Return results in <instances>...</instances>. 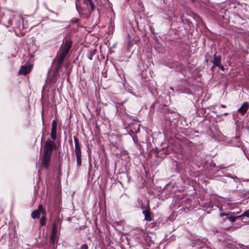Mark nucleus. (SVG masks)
I'll return each instance as SVG.
<instances>
[{"instance_id": "obj_1", "label": "nucleus", "mask_w": 249, "mask_h": 249, "mask_svg": "<svg viewBox=\"0 0 249 249\" xmlns=\"http://www.w3.org/2000/svg\"><path fill=\"white\" fill-rule=\"evenodd\" d=\"M71 45L72 41L71 40H66L64 44H62L55 57L53 59L52 65L54 67V69L53 72V77L51 79L53 83L56 82L59 75V71L64 64L66 56L71 47Z\"/></svg>"}, {"instance_id": "obj_2", "label": "nucleus", "mask_w": 249, "mask_h": 249, "mask_svg": "<svg viewBox=\"0 0 249 249\" xmlns=\"http://www.w3.org/2000/svg\"><path fill=\"white\" fill-rule=\"evenodd\" d=\"M57 125V123L56 120H53L51 131V137L52 140L48 139L45 142L43 147V153H44L52 155L53 150L56 148V144L53 141L56 139Z\"/></svg>"}, {"instance_id": "obj_3", "label": "nucleus", "mask_w": 249, "mask_h": 249, "mask_svg": "<svg viewBox=\"0 0 249 249\" xmlns=\"http://www.w3.org/2000/svg\"><path fill=\"white\" fill-rule=\"evenodd\" d=\"M62 222V220L59 217L54 220L50 238V244L52 246L54 247L58 242L59 238L57 235V228L59 225L61 224Z\"/></svg>"}, {"instance_id": "obj_4", "label": "nucleus", "mask_w": 249, "mask_h": 249, "mask_svg": "<svg viewBox=\"0 0 249 249\" xmlns=\"http://www.w3.org/2000/svg\"><path fill=\"white\" fill-rule=\"evenodd\" d=\"M73 139L74 142V153L76 156V165L78 167H80L82 165L81 147L79 139L76 136L73 137Z\"/></svg>"}, {"instance_id": "obj_5", "label": "nucleus", "mask_w": 249, "mask_h": 249, "mask_svg": "<svg viewBox=\"0 0 249 249\" xmlns=\"http://www.w3.org/2000/svg\"><path fill=\"white\" fill-rule=\"evenodd\" d=\"M23 19L19 16H15L12 20V25L16 34L23 29Z\"/></svg>"}, {"instance_id": "obj_6", "label": "nucleus", "mask_w": 249, "mask_h": 249, "mask_svg": "<svg viewBox=\"0 0 249 249\" xmlns=\"http://www.w3.org/2000/svg\"><path fill=\"white\" fill-rule=\"evenodd\" d=\"M96 0H84L83 2V5L81 7H79L77 4H76V7L78 12H80V9L86 8V6L89 12H92L95 10L96 7L94 1Z\"/></svg>"}, {"instance_id": "obj_7", "label": "nucleus", "mask_w": 249, "mask_h": 249, "mask_svg": "<svg viewBox=\"0 0 249 249\" xmlns=\"http://www.w3.org/2000/svg\"><path fill=\"white\" fill-rule=\"evenodd\" d=\"M15 15L11 14H4L1 16L0 22L6 27L12 26V20Z\"/></svg>"}, {"instance_id": "obj_8", "label": "nucleus", "mask_w": 249, "mask_h": 249, "mask_svg": "<svg viewBox=\"0 0 249 249\" xmlns=\"http://www.w3.org/2000/svg\"><path fill=\"white\" fill-rule=\"evenodd\" d=\"M52 155L43 153L41 159V166L45 169H48L50 166Z\"/></svg>"}, {"instance_id": "obj_9", "label": "nucleus", "mask_w": 249, "mask_h": 249, "mask_svg": "<svg viewBox=\"0 0 249 249\" xmlns=\"http://www.w3.org/2000/svg\"><path fill=\"white\" fill-rule=\"evenodd\" d=\"M33 66L32 65H24L20 67L18 72V74L26 75L28 74L32 70Z\"/></svg>"}, {"instance_id": "obj_10", "label": "nucleus", "mask_w": 249, "mask_h": 249, "mask_svg": "<svg viewBox=\"0 0 249 249\" xmlns=\"http://www.w3.org/2000/svg\"><path fill=\"white\" fill-rule=\"evenodd\" d=\"M221 56L220 55H217V53H215L213 58L210 60V62L212 63L214 66H218L219 64L221 63Z\"/></svg>"}, {"instance_id": "obj_11", "label": "nucleus", "mask_w": 249, "mask_h": 249, "mask_svg": "<svg viewBox=\"0 0 249 249\" xmlns=\"http://www.w3.org/2000/svg\"><path fill=\"white\" fill-rule=\"evenodd\" d=\"M249 103L247 102H244L241 107L238 109V111L242 115H244L247 111L249 108Z\"/></svg>"}, {"instance_id": "obj_12", "label": "nucleus", "mask_w": 249, "mask_h": 249, "mask_svg": "<svg viewBox=\"0 0 249 249\" xmlns=\"http://www.w3.org/2000/svg\"><path fill=\"white\" fill-rule=\"evenodd\" d=\"M142 213L144 215V220L147 221H151L152 213L150 211L149 208L147 209L142 212Z\"/></svg>"}, {"instance_id": "obj_13", "label": "nucleus", "mask_w": 249, "mask_h": 249, "mask_svg": "<svg viewBox=\"0 0 249 249\" xmlns=\"http://www.w3.org/2000/svg\"><path fill=\"white\" fill-rule=\"evenodd\" d=\"M160 158L163 159L165 158L167 154H169L170 153V152L169 151L167 147L165 148H162L160 149Z\"/></svg>"}, {"instance_id": "obj_14", "label": "nucleus", "mask_w": 249, "mask_h": 249, "mask_svg": "<svg viewBox=\"0 0 249 249\" xmlns=\"http://www.w3.org/2000/svg\"><path fill=\"white\" fill-rule=\"evenodd\" d=\"M150 154L151 155H154L156 158H160V151L157 148H152L150 151Z\"/></svg>"}, {"instance_id": "obj_15", "label": "nucleus", "mask_w": 249, "mask_h": 249, "mask_svg": "<svg viewBox=\"0 0 249 249\" xmlns=\"http://www.w3.org/2000/svg\"><path fill=\"white\" fill-rule=\"evenodd\" d=\"M40 213L38 211V209L34 210L31 213L32 218L34 219L36 218H39L40 217Z\"/></svg>"}, {"instance_id": "obj_16", "label": "nucleus", "mask_w": 249, "mask_h": 249, "mask_svg": "<svg viewBox=\"0 0 249 249\" xmlns=\"http://www.w3.org/2000/svg\"><path fill=\"white\" fill-rule=\"evenodd\" d=\"M227 218L231 222L235 221L236 219L240 218V216H233L231 214L227 217Z\"/></svg>"}, {"instance_id": "obj_17", "label": "nucleus", "mask_w": 249, "mask_h": 249, "mask_svg": "<svg viewBox=\"0 0 249 249\" xmlns=\"http://www.w3.org/2000/svg\"><path fill=\"white\" fill-rule=\"evenodd\" d=\"M38 211L40 213L43 214V216H46V212L45 209L43 208V205L42 204H40L38 207Z\"/></svg>"}, {"instance_id": "obj_18", "label": "nucleus", "mask_w": 249, "mask_h": 249, "mask_svg": "<svg viewBox=\"0 0 249 249\" xmlns=\"http://www.w3.org/2000/svg\"><path fill=\"white\" fill-rule=\"evenodd\" d=\"M96 52H97V50L96 49H94V50H92L91 51H90L89 53L88 54V57L89 59L90 60H92L93 55H94L95 54Z\"/></svg>"}, {"instance_id": "obj_19", "label": "nucleus", "mask_w": 249, "mask_h": 249, "mask_svg": "<svg viewBox=\"0 0 249 249\" xmlns=\"http://www.w3.org/2000/svg\"><path fill=\"white\" fill-rule=\"evenodd\" d=\"M39 223L41 226H45L46 224V216H43L41 217L39 220Z\"/></svg>"}, {"instance_id": "obj_20", "label": "nucleus", "mask_w": 249, "mask_h": 249, "mask_svg": "<svg viewBox=\"0 0 249 249\" xmlns=\"http://www.w3.org/2000/svg\"><path fill=\"white\" fill-rule=\"evenodd\" d=\"M239 216H240V218L243 216L249 217V210L245 211L244 213H243L242 214L240 215Z\"/></svg>"}, {"instance_id": "obj_21", "label": "nucleus", "mask_w": 249, "mask_h": 249, "mask_svg": "<svg viewBox=\"0 0 249 249\" xmlns=\"http://www.w3.org/2000/svg\"><path fill=\"white\" fill-rule=\"evenodd\" d=\"M151 226L152 228H154L155 229H157L159 228V224H158L156 222L151 223Z\"/></svg>"}, {"instance_id": "obj_22", "label": "nucleus", "mask_w": 249, "mask_h": 249, "mask_svg": "<svg viewBox=\"0 0 249 249\" xmlns=\"http://www.w3.org/2000/svg\"><path fill=\"white\" fill-rule=\"evenodd\" d=\"M230 214V213H221L219 214V215L221 216V217H223V216H227V217L228 216H229V215Z\"/></svg>"}, {"instance_id": "obj_23", "label": "nucleus", "mask_w": 249, "mask_h": 249, "mask_svg": "<svg viewBox=\"0 0 249 249\" xmlns=\"http://www.w3.org/2000/svg\"><path fill=\"white\" fill-rule=\"evenodd\" d=\"M216 67H218L221 70L223 71H224V67L221 64V63H220L218 66H216Z\"/></svg>"}, {"instance_id": "obj_24", "label": "nucleus", "mask_w": 249, "mask_h": 249, "mask_svg": "<svg viewBox=\"0 0 249 249\" xmlns=\"http://www.w3.org/2000/svg\"><path fill=\"white\" fill-rule=\"evenodd\" d=\"M80 249H88V246L85 244H83L81 246Z\"/></svg>"}, {"instance_id": "obj_25", "label": "nucleus", "mask_w": 249, "mask_h": 249, "mask_svg": "<svg viewBox=\"0 0 249 249\" xmlns=\"http://www.w3.org/2000/svg\"><path fill=\"white\" fill-rule=\"evenodd\" d=\"M217 207V206L216 205H214L212 203H210L208 204V207H210V208H213V207Z\"/></svg>"}, {"instance_id": "obj_26", "label": "nucleus", "mask_w": 249, "mask_h": 249, "mask_svg": "<svg viewBox=\"0 0 249 249\" xmlns=\"http://www.w3.org/2000/svg\"><path fill=\"white\" fill-rule=\"evenodd\" d=\"M79 20L78 19H76L72 21V23H77L79 22Z\"/></svg>"}, {"instance_id": "obj_27", "label": "nucleus", "mask_w": 249, "mask_h": 249, "mask_svg": "<svg viewBox=\"0 0 249 249\" xmlns=\"http://www.w3.org/2000/svg\"><path fill=\"white\" fill-rule=\"evenodd\" d=\"M215 67H216V66H214V65L213 64V66L211 68V71H213L214 68Z\"/></svg>"}, {"instance_id": "obj_28", "label": "nucleus", "mask_w": 249, "mask_h": 249, "mask_svg": "<svg viewBox=\"0 0 249 249\" xmlns=\"http://www.w3.org/2000/svg\"><path fill=\"white\" fill-rule=\"evenodd\" d=\"M58 172H59V174L60 175L61 174V169H60V165L59 166V167H58Z\"/></svg>"}, {"instance_id": "obj_29", "label": "nucleus", "mask_w": 249, "mask_h": 249, "mask_svg": "<svg viewBox=\"0 0 249 249\" xmlns=\"http://www.w3.org/2000/svg\"><path fill=\"white\" fill-rule=\"evenodd\" d=\"M170 89L172 90L173 91H174L173 88L170 87Z\"/></svg>"}, {"instance_id": "obj_30", "label": "nucleus", "mask_w": 249, "mask_h": 249, "mask_svg": "<svg viewBox=\"0 0 249 249\" xmlns=\"http://www.w3.org/2000/svg\"><path fill=\"white\" fill-rule=\"evenodd\" d=\"M68 220L69 221H70V220H71V218L69 217V218H68Z\"/></svg>"}, {"instance_id": "obj_31", "label": "nucleus", "mask_w": 249, "mask_h": 249, "mask_svg": "<svg viewBox=\"0 0 249 249\" xmlns=\"http://www.w3.org/2000/svg\"><path fill=\"white\" fill-rule=\"evenodd\" d=\"M202 111H203L204 113H205V109H202Z\"/></svg>"}, {"instance_id": "obj_32", "label": "nucleus", "mask_w": 249, "mask_h": 249, "mask_svg": "<svg viewBox=\"0 0 249 249\" xmlns=\"http://www.w3.org/2000/svg\"><path fill=\"white\" fill-rule=\"evenodd\" d=\"M48 211H49V212H51V209L50 208H48Z\"/></svg>"}, {"instance_id": "obj_33", "label": "nucleus", "mask_w": 249, "mask_h": 249, "mask_svg": "<svg viewBox=\"0 0 249 249\" xmlns=\"http://www.w3.org/2000/svg\"><path fill=\"white\" fill-rule=\"evenodd\" d=\"M138 146L140 148L141 147V145H140V144H138Z\"/></svg>"}, {"instance_id": "obj_34", "label": "nucleus", "mask_w": 249, "mask_h": 249, "mask_svg": "<svg viewBox=\"0 0 249 249\" xmlns=\"http://www.w3.org/2000/svg\"><path fill=\"white\" fill-rule=\"evenodd\" d=\"M180 89H178L177 90H180Z\"/></svg>"}]
</instances>
